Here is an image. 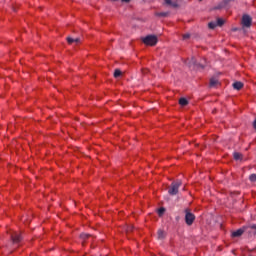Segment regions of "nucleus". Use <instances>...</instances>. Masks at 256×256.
Listing matches in <instances>:
<instances>
[{
  "label": "nucleus",
  "instance_id": "obj_1",
  "mask_svg": "<svg viewBox=\"0 0 256 256\" xmlns=\"http://www.w3.org/2000/svg\"><path fill=\"white\" fill-rule=\"evenodd\" d=\"M183 185L181 180H177L176 182H172L170 187L168 188V193L172 196H175L179 193V187Z\"/></svg>",
  "mask_w": 256,
  "mask_h": 256
},
{
  "label": "nucleus",
  "instance_id": "obj_2",
  "mask_svg": "<svg viewBox=\"0 0 256 256\" xmlns=\"http://www.w3.org/2000/svg\"><path fill=\"white\" fill-rule=\"evenodd\" d=\"M157 36L155 35H148L144 38H142V42L144 45H150V47H154V45H157Z\"/></svg>",
  "mask_w": 256,
  "mask_h": 256
},
{
  "label": "nucleus",
  "instance_id": "obj_3",
  "mask_svg": "<svg viewBox=\"0 0 256 256\" xmlns=\"http://www.w3.org/2000/svg\"><path fill=\"white\" fill-rule=\"evenodd\" d=\"M10 239L13 245H18V243H21V241H23V236L21 235V233L13 232L10 234Z\"/></svg>",
  "mask_w": 256,
  "mask_h": 256
},
{
  "label": "nucleus",
  "instance_id": "obj_4",
  "mask_svg": "<svg viewBox=\"0 0 256 256\" xmlns=\"http://www.w3.org/2000/svg\"><path fill=\"white\" fill-rule=\"evenodd\" d=\"M253 23V18H251V16H249L248 14H244L242 16V26L246 27L247 29H249V27H251V24Z\"/></svg>",
  "mask_w": 256,
  "mask_h": 256
},
{
  "label": "nucleus",
  "instance_id": "obj_5",
  "mask_svg": "<svg viewBox=\"0 0 256 256\" xmlns=\"http://www.w3.org/2000/svg\"><path fill=\"white\" fill-rule=\"evenodd\" d=\"M195 222V214L189 212V210H186V214H185V223L188 226L193 225V223Z\"/></svg>",
  "mask_w": 256,
  "mask_h": 256
},
{
  "label": "nucleus",
  "instance_id": "obj_6",
  "mask_svg": "<svg viewBox=\"0 0 256 256\" xmlns=\"http://www.w3.org/2000/svg\"><path fill=\"white\" fill-rule=\"evenodd\" d=\"M163 7H166V9H178L180 5L177 1H165L163 3Z\"/></svg>",
  "mask_w": 256,
  "mask_h": 256
},
{
  "label": "nucleus",
  "instance_id": "obj_7",
  "mask_svg": "<svg viewBox=\"0 0 256 256\" xmlns=\"http://www.w3.org/2000/svg\"><path fill=\"white\" fill-rule=\"evenodd\" d=\"M247 229L246 226H243L242 228L232 232L231 237H241V235H243L244 233H247Z\"/></svg>",
  "mask_w": 256,
  "mask_h": 256
},
{
  "label": "nucleus",
  "instance_id": "obj_8",
  "mask_svg": "<svg viewBox=\"0 0 256 256\" xmlns=\"http://www.w3.org/2000/svg\"><path fill=\"white\" fill-rule=\"evenodd\" d=\"M229 7V2L222 1L216 7L213 8L214 11H221V9H227Z\"/></svg>",
  "mask_w": 256,
  "mask_h": 256
},
{
  "label": "nucleus",
  "instance_id": "obj_9",
  "mask_svg": "<svg viewBox=\"0 0 256 256\" xmlns=\"http://www.w3.org/2000/svg\"><path fill=\"white\" fill-rule=\"evenodd\" d=\"M66 41H67L68 45H73V43L75 45H79V43H81V38H73L71 36H68L66 38Z\"/></svg>",
  "mask_w": 256,
  "mask_h": 256
},
{
  "label": "nucleus",
  "instance_id": "obj_10",
  "mask_svg": "<svg viewBox=\"0 0 256 256\" xmlns=\"http://www.w3.org/2000/svg\"><path fill=\"white\" fill-rule=\"evenodd\" d=\"M246 228V233H248L249 235H256V224L246 226Z\"/></svg>",
  "mask_w": 256,
  "mask_h": 256
},
{
  "label": "nucleus",
  "instance_id": "obj_11",
  "mask_svg": "<svg viewBox=\"0 0 256 256\" xmlns=\"http://www.w3.org/2000/svg\"><path fill=\"white\" fill-rule=\"evenodd\" d=\"M165 237H167V233H165L163 229H158V231H157V239L159 241H163V239H165Z\"/></svg>",
  "mask_w": 256,
  "mask_h": 256
},
{
  "label": "nucleus",
  "instance_id": "obj_12",
  "mask_svg": "<svg viewBox=\"0 0 256 256\" xmlns=\"http://www.w3.org/2000/svg\"><path fill=\"white\" fill-rule=\"evenodd\" d=\"M232 87H234V89H236V91H241V89H243V83L242 82H234L232 84Z\"/></svg>",
  "mask_w": 256,
  "mask_h": 256
},
{
  "label": "nucleus",
  "instance_id": "obj_13",
  "mask_svg": "<svg viewBox=\"0 0 256 256\" xmlns=\"http://www.w3.org/2000/svg\"><path fill=\"white\" fill-rule=\"evenodd\" d=\"M233 157H234L235 161H241L243 159V154H241L239 152H234Z\"/></svg>",
  "mask_w": 256,
  "mask_h": 256
},
{
  "label": "nucleus",
  "instance_id": "obj_14",
  "mask_svg": "<svg viewBox=\"0 0 256 256\" xmlns=\"http://www.w3.org/2000/svg\"><path fill=\"white\" fill-rule=\"evenodd\" d=\"M185 64L188 65V67H193V65H197V60H195V58H192L191 61L187 60Z\"/></svg>",
  "mask_w": 256,
  "mask_h": 256
},
{
  "label": "nucleus",
  "instance_id": "obj_15",
  "mask_svg": "<svg viewBox=\"0 0 256 256\" xmlns=\"http://www.w3.org/2000/svg\"><path fill=\"white\" fill-rule=\"evenodd\" d=\"M179 105H181L182 107H185V106L189 105V101L186 100V98H180Z\"/></svg>",
  "mask_w": 256,
  "mask_h": 256
},
{
  "label": "nucleus",
  "instance_id": "obj_16",
  "mask_svg": "<svg viewBox=\"0 0 256 256\" xmlns=\"http://www.w3.org/2000/svg\"><path fill=\"white\" fill-rule=\"evenodd\" d=\"M156 17H169V12H156Z\"/></svg>",
  "mask_w": 256,
  "mask_h": 256
},
{
  "label": "nucleus",
  "instance_id": "obj_17",
  "mask_svg": "<svg viewBox=\"0 0 256 256\" xmlns=\"http://www.w3.org/2000/svg\"><path fill=\"white\" fill-rule=\"evenodd\" d=\"M216 25L217 27H223V25H225V20H223L222 18H218L216 21Z\"/></svg>",
  "mask_w": 256,
  "mask_h": 256
},
{
  "label": "nucleus",
  "instance_id": "obj_18",
  "mask_svg": "<svg viewBox=\"0 0 256 256\" xmlns=\"http://www.w3.org/2000/svg\"><path fill=\"white\" fill-rule=\"evenodd\" d=\"M217 83H219V80L212 78L210 79V87H215V85H217Z\"/></svg>",
  "mask_w": 256,
  "mask_h": 256
},
{
  "label": "nucleus",
  "instance_id": "obj_19",
  "mask_svg": "<svg viewBox=\"0 0 256 256\" xmlns=\"http://www.w3.org/2000/svg\"><path fill=\"white\" fill-rule=\"evenodd\" d=\"M122 75V72L119 69H116L114 71V77L115 79H119V77Z\"/></svg>",
  "mask_w": 256,
  "mask_h": 256
},
{
  "label": "nucleus",
  "instance_id": "obj_20",
  "mask_svg": "<svg viewBox=\"0 0 256 256\" xmlns=\"http://www.w3.org/2000/svg\"><path fill=\"white\" fill-rule=\"evenodd\" d=\"M80 237L85 241V239H89V237H91V234L82 233L80 234Z\"/></svg>",
  "mask_w": 256,
  "mask_h": 256
},
{
  "label": "nucleus",
  "instance_id": "obj_21",
  "mask_svg": "<svg viewBox=\"0 0 256 256\" xmlns=\"http://www.w3.org/2000/svg\"><path fill=\"white\" fill-rule=\"evenodd\" d=\"M208 27H209V29H215V27H217V22H210L208 24Z\"/></svg>",
  "mask_w": 256,
  "mask_h": 256
},
{
  "label": "nucleus",
  "instance_id": "obj_22",
  "mask_svg": "<svg viewBox=\"0 0 256 256\" xmlns=\"http://www.w3.org/2000/svg\"><path fill=\"white\" fill-rule=\"evenodd\" d=\"M249 179H250V181H251L252 183H255V182H256V174H251V175L249 176Z\"/></svg>",
  "mask_w": 256,
  "mask_h": 256
},
{
  "label": "nucleus",
  "instance_id": "obj_23",
  "mask_svg": "<svg viewBox=\"0 0 256 256\" xmlns=\"http://www.w3.org/2000/svg\"><path fill=\"white\" fill-rule=\"evenodd\" d=\"M165 213V208H159L158 209V215L161 217V215H163Z\"/></svg>",
  "mask_w": 256,
  "mask_h": 256
},
{
  "label": "nucleus",
  "instance_id": "obj_24",
  "mask_svg": "<svg viewBox=\"0 0 256 256\" xmlns=\"http://www.w3.org/2000/svg\"><path fill=\"white\" fill-rule=\"evenodd\" d=\"M133 229H134V227L133 226H127V228H126V232L127 233H131V231H133Z\"/></svg>",
  "mask_w": 256,
  "mask_h": 256
},
{
  "label": "nucleus",
  "instance_id": "obj_25",
  "mask_svg": "<svg viewBox=\"0 0 256 256\" xmlns=\"http://www.w3.org/2000/svg\"><path fill=\"white\" fill-rule=\"evenodd\" d=\"M190 37H191V34H189V33H186L183 35L184 41H186V39H189Z\"/></svg>",
  "mask_w": 256,
  "mask_h": 256
},
{
  "label": "nucleus",
  "instance_id": "obj_26",
  "mask_svg": "<svg viewBox=\"0 0 256 256\" xmlns=\"http://www.w3.org/2000/svg\"><path fill=\"white\" fill-rule=\"evenodd\" d=\"M199 67H201L202 69H205V64L200 63V64H199Z\"/></svg>",
  "mask_w": 256,
  "mask_h": 256
},
{
  "label": "nucleus",
  "instance_id": "obj_27",
  "mask_svg": "<svg viewBox=\"0 0 256 256\" xmlns=\"http://www.w3.org/2000/svg\"><path fill=\"white\" fill-rule=\"evenodd\" d=\"M234 31H237V28H235Z\"/></svg>",
  "mask_w": 256,
  "mask_h": 256
},
{
  "label": "nucleus",
  "instance_id": "obj_28",
  "mask_svg": "<svg viewBox=\"0 0 256 256\" xmlns=\"http://www.w3.org/2000/svg\"><path fill=\"white\" fill-rule=\"evenodd\" d=\"M165 1H171V0H165Z\"/></svg>",
  "mask_w": 256,
  "mask_h": 256
}]
</instances>
